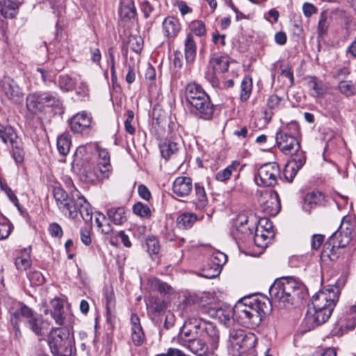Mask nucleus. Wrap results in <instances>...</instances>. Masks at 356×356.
Masks as SVG:
<instances>
[{"label":"nucleus","instance_id":"1","mask_svg":"<svg viewBox=\"0 0 356 356\" xmlns=\"http://www.w3.org/2000/svg\"><path fill=\"white\" fill-rule=\"evenodd\" d=\"M186 319L177 337L179 345L197 356H211L218 347L219 332L216 327L204 321L202 316H195L185 308Z\"/></svg>","mask_w":356,"mask_h":356},{"label":"nucleus","instance_id":"2","mask_svg":"<svg viewBox=\"0 0 356 356\" xmlns=\"http://www.w3.org/2000/svg\"><path fill=\"white\" fill-rule=\"evenodd\" d=\"M271 310L268 298H244L237 302L234 307L235 321L248 327L258 326L263 318Z\"/></svg>","mask_w":356,"mask_h":356},{"label":"nucleus","instance_id":"3","mask_svg":"<svg viewBox=\"0 0 356 356\" xmlns=\"http://www.w3.org/2000/svg\"><path fill=\"white\" fill-rule=\"evenodd\" d=\"M54 197L59 209L70 218H76L79 214L85 222L92 218L91 207L80 192L74 189L69 195L60 187H54Z\"/></svg>","mask_w":356,"mask_h":356},{"label":"nucleus","instance_id":"4","mask_svg":"<svg viewBox=\"0 0 356 356\" xmlns=\"http://www.w3.org/2000/svg\"><path fill=\"white\" fill-rule=\"evenodd\" d=\"M304 291L302 283L295 278L282 277L271 285L269 293L280 307L289 309L304 298Z\"/></svg>","mask_w":356,"mask_h":356},{"label":"nucleus","instance_id":"5","mask_svg":"<svg viewBox=\"0 0 356 356\" xmlns=\"http://www.w3.org/2000/svg\"><path fill=\"white\" fill-rule=\"evenodd\" d=\"M47 343L54 356H75L73 334L67 328H52L47 335Z\"/></svg>","mask_w":356,"mask_h":356},{"label":"nucleus","instance_id":"6","mask_svg":"<svg viewBox=\"0 0 356 356\" xmlns=\"http://www.w3.org/2000/svg\"><path fill=\"white\" fill-rule=\"evenodd\" d=\"M256 344L257 337L253 333H247L242 329L229 331L227 348L232 356H241L246 351L252 350Z\"/></svg>","mask_w":356,"mask_h":356},{"label":"nucleus","instance_id":"7","mask_svg":"<svg viewBox=\"0 0 356 356\" xmlns=\"http://www.w3.org/2000/svg\"><path fill=\"white\" fill-rule=\"evenodd\" d=\"M128 212L124 207H112L106 210V216L98 212L95 222L97 227L101 229V232L103 234L108 235L113 232V227L110 222H108L104 224V222L108 218L114 225H122L127 221Z\"/></svg>","mask_w":356,"mask_h":356},{"label":"nucleus","instance_id":"8","mask_svg":"<svg viewBox=\"0 0 356 356\" xmlns=\"http://www.w3.org/2000/svg\"><path fill=\"white\" fill-rule=\"evenodd\" d=\"M190 299L186 300V307L188 312H193L195 316H202V314H207L209 316L218 319L221 323L227 324L231 318L235 320V314H234V307H212L211 306H205L200 303H194L189 305Z\"/></svg>","mask_w":356,"mask_h":356},{"label":"nucleus","instance_id":"9","mask_svg":"<svg viewBox=\"0 0 356 356\" xmlns=\"http://www.w3.org/2000/svg\"><path fill=\"white\" fill-rule=\"evenodd\" d=\"M287 129L280 130L276 134L275 140L280 150L285 154H293L300 150V145L296 136L299 134L300 127L296 122L287 126Z\"/></svg>","mask_w":356,"mask_h":356},{"label":"nucleus","instance_id":"10","mask_svg":"<svg viewBox=\"0 0 356 356\" xmlns=\"http://www.w3.org/2000/svg\"><path fill=\"white\" fill-rule=\"evenodd\" d=\"M19 307L21 316L26 319V326L42 340L49 330V323L26 305L21 304Z\"/></svg>","mask_w":356,"mask_h":356},{"label":"nucleus","instance_id":"11","mask_svg":"<svg viewBox=\"0 0 356 356\" xmlns=\"http://www.w3.org/2000/svg\"><path fill=\"white\" fill-rule=\"evenodd\" d=\"M0 139L4 143H10L13 158L16 163H22L25 155L24 144L14 129L10 125L0 124Z\"/></svg>","mask_w":356,"mask_h":356},{"label":"nucleus","instance_id":"12","mask_svg":"<svg viewBox=\"0 0 356 356\" xmlns=\"http://www.w3.org/2000/svg\"><path fill=\"white\" fill-rule=\"evenodd\" d=\"M340 288L338 282L334 285L329 286L328 288L318 291L312 296V302L308 306L314 307L318 309L323 308L334 309L339 297Z\"/></svg>","mask_w":356,"mask_h":356},{"label":"nucleus","instance_id":"13","mask_svg":"<svg viewBox=\"0 0 356 356\" xmlns=\"http://www.w3.org/2000/svg\"><path fill=\"white\" fill-rule=\"evenodd\" d=\"M280 170L275 162L266 163L258 169L255 181L259 186H273L277 184Z\"/></svg>","mask_w":356,"mask_h":356},{"label":"nucleus","instance_id":"14","mask_svg":"<svg viewBox=\"0 0 356 356\" xmlns=\"http://www.w3.org/2000/svg\"><path fill=\"white\" fill-rule=\"evenodd\" d=\"M333 310L334 309L332 308L318 309L314 307L307 306V311L302 325L306 331L313 330L325 323L330 318Z\"/></svg>","mask_w":356,"mask_h":356},{"label":"nucleus","instance_id":"15","mask_svg":"<svg viewBox=\"0 0 356 356\" xmlns=\"http://www.w3.org/2000/svg\"><path fill=\"white\" fill-rule=\"evenodd\" d=\"M258 202L261 210L266 216H275L280 211V200L276 191H265L261 192Z\"/></svg>","mask_w":356,"mask_h":356},{"label":"nucleus","instance_id":"16","mask_svg":"<svg viewBox=\"0 0 356 356\" xmlns=\"http://www.w3.org/2000/svg\"><path fill=\"white\" fill-rule=\"evenodd\" d=\"M111 172L107 169H104L99 164L86 163L80 170L79 177L81 180L87 183H95L102 181L110 177Z\"/></svg>","mask_w":356,"mask_h":356},{"label":"nucleus","instance_id":"17","mask_svg":"<svg viewBox=\"0 0 356 356\" xmlns=\"http://www.w3.org/2000/svg\"><path fill=\"white\" fill-rule=\"evenodd\" d=\"M355 230L354 223L349 220H343L339 229L332 234L330 238L334 242L337 248H343L351 241Z\"/></svg>","mask_w":356,"mask_h":356},{"label":"nucleus","instance_id":"18","mask_svg":"<svg viewBox=\"0 0 356 356\" xmlns=\"http://www.w3.org/2000/svg\"><path fill=\"white\" fill-rule=\"evenodd\" d=\"M191 107V112L197 118L211 120L213 117L215 106L211 102L209 95H204L202 99L195 102Z\"/></svg>","mask_w":356,"mask_h":356},{"label":"nucleus","instance_id":"19","mask_svg":"<svg viewBox=\"0 0 356 356\" xmlns=\"http://www.w3.org/2000/svg\"><path fill=\"white\" fill-rule=\"evenodd\" d=\"M92 118L86 113L82 112L74 115L70 120L72 131L76 134L88 132L90 128Z\"/></svg>","mask_w":356,"mask_h":356},{"label":"nucleus","instance_id":"20","mask_svg":"<svg viewBox=\"0 0 356 356\" xmlns=\"http://www.w3.org/2000/svg\"><path fill=\"white\" fill-rule=\"evenodd\" d=\"M2 90L6 96L15 102L22 100L23 92L19 86L10 77H5L2 81Z\"/></svg>","mask_w":356,"mask_h":356},{"label":"nucleus","instance_id":"21","mask_svg":"<svg viewBox=\"0 0 356 356\" xmlns=\"http://www.w3.org/2000/svg\"><path fill=\"white\" fill-rule=\"evenodd\" d=\"M193 187L191 177H178L173 182L172 191L177 197H184L191 194Z\"/></svg>","mask_w":356,"mask_h":356},{"label":"nucleus","instance_id":"22","mask_svg":"<svg viewBox=\"0 0 356 356\" xmlns=\"http://www.w3.org/2000/svg\"><path fill=\"white\" fill-rule=\"evenodd\" d=\"M208 95L202 86L195 83H190L185 88V97L188 104L191 106L195 102Z\"/></svg>","mask_w":356,"mask_h":356},{"label":"nucleus","instance_id":"23","mask_svg":"<svg viewBox=\"0 0 356 356\" xmlns=\"http://www.w3.org/2000/svg\"><path fill=\"white\" fill-rule=\"evenodd\" d=\"M236 230L234 235L238 238L251 237L252 228L250 225V219L244 214L239 215L236 220Z\"/></svg>","mask_w":356,"mask_h":356},{"label":"nucleus","instance_id":"24","mask_svg":"<svg viewBox=\"0 0 356 356\" xmlns=\"http://www.w3.org/2000/svg\"><path fill=\"white\" fill-rule=\"evenodd\" d=\"M131 339L135 346H140L145 339V334L140 325L139 317L135 314L131 316Z\"/></svg>","mask_w":356,"mask_h":356},{"label":"nucleus","instance_id":"25","mask_svg":"<svg viewBox=\"0 0 356 356\" xmlns=\"http://www.w3.org/2000/svg\"><path fill=\"white\" fill-rule=\"evenodd\" d=\"M26 105L28 111L33 114L42 112L44 106L40 92H35L29 94L26 98Z\"/></svg>","mask_w":356,"mask_h":356},{"label":"nucleus","instance_id":"26","mask_svg":"<svg viewBox=\"0 0 356 356\" xmlns=\"http://www.w3.org/2000/svg\"><path fill=\"white\" fill-rule=\"evenodd\" d=\"M24 0H3L0 1V13L6 18H13Z\"/></svg>","mask_w":356,"mask_h":356},{"label":"nucleus","instance_id":"27","mask_svg":"<svg viewBox=\"0 0 356 356\" xmlns=\"http://www.w3.org/2000/svg\"><path fill=\"white\" fill-rule=\"evenodd\" d=\"M227 261V255L220 251L214 252L211 258H210V264L211 266H214V272L212 275H207L209 278H215L218 275H220L222 266Z\"/></svg>","mask_w":356,"mask_h":356},{"label":"nucleus","instance_id":"28","mask_svg":"<svg viewBox=\"0 0 356 356\" xmlns=\"http://www.w3.org/2000/svg\"><path fill=\"white\" fill-rule=\"evenodd\" d=\"M229 58L221 54H213L210 58V65L215 72L223 73L228 70Z\"/></svg>","mask_w":356,"mask_h":356},{"label":"nucleus","instance_id":"29","mask_svg":"<svg viewBox=\"0 0 356 356\" xmlns=\"http://www.w3.org/2000/svg\"><path fill=\"white\" fill-rule=\"evenodd\" d=\"M307 85L312 90L311 95L315 97H322L327 92V88L321 80L316 76H308Z\"/></svg>","mask_w":356,"mask_h":356},{"label":"nucleus","instance_id":"30","mask_svg":"<svg viewBox=\"0 0 356 356\" xmlns=\"http://www.w3.org/2000/svg\"><path fill=\"white\" fill-rule=\"evenodd\" d=\"M274 236L273 231H266L261 227H256L254 236L255 245L260 248H266Z\"/></svg>","mask_w":356,"mask_h":356},{"label":"nucleus","instance_id":"31","mask_svg":"<svg viewBox=\"0 0 356 356\" xmlns=\"http://www.w3.org/2000/svg\"><path fill=\"white\" fill-rule=\"evenodd\" d=\"M180 29L177 19L173 17H167L163 22V30L165 35L168 38H174Z\"/></svg>","mask_w":356,"mask_h":356},{"label":"nucleus","instance_id":"32","mask_svg":"<svg viewBox=\"0 0 356 356\" xmlns=\"http://www.w3.org/2000/svg\"><path fill=\"white\" fill-rule=\"evenodd\" d=\"M166 309L164 300L154 296L149 298L147 302V309L149 315L159 316Z\"/></svg>","mask_w":356,"mask_h":356},{"label":"nucleus","instance_id":"33","mask_svg":"<svg viewBox=\"0 0 356 356\" xmlns=\"http://www.w3.org/2000/svg\"><path fill=\"white\" fill-rule=\"evenodd\" d=\"M147 285L149 291H159L164 295L170 294L172 291V288L168 283L154 277L147 280Z\"/></svg>","mask_w":356,"mask_h":356},{"label":"nucleus","instance_id":"34","mask_svg":"<svg viewBox=\"0 0 356 356\" xmlns=\"http://www.w3.org/2000/svg\"><path fill=\"white\" fill-rule=\"evenodd\" d=\"M195 198L193 200L196 209L200 210L204 209L208 204V199L205 192V189L200 184L194 185Z\"/></svg>","mask_w":356,"mask_h":356},{"label":"nucleus","instance_id":"35","mask_svg":"<svg viewBox=\"0 0 356 356\" xmlns=\"http://www.w3.org/2000/svg\"><path fill=\"white\" fill-rule=\"evenodd\" d=\"M40 92L44 107L60 108L62 106V101L56 92L51 91Z\"/></svg>","mask_w":356,"mask_h":356},{"label":"nucleus","instance_id":"36","mask_svg":"<svg viewBox=\"0 0 356 356\" xmlns=\"http://www.w3.org/2000/svg\"><path fill=\"white\" fill-rule=\"evenodd\" d=\"M185 59L187 63H192L196 56V43L193 40V36L188 34L185 40Z\"/></svg>","mask_w":356,"mask_h":356},{"label":"nucleus","instance_id":"37","mask_svg":"<svg viewBox=\"0 0 356 356\" xmlns=\"http://www.w3.org/2000/svg\"><path fill=\"white\" fill-rule=\"evenodd\" d=\"M52 309H51V316L55 320L58 325L64 323L63 318V305L59 299H54L51 301Z\"/></svg>","mask_w":356,"mask_h":356},{"label":"nucleus","instance_id":"38","mask_svg":"<svg viewBox=\"0 0 356 356\" xmlns=\"http://www.w3.org/2000/svg\"><path fill=\"white\" fill-rule=\"evenodd\" d=\"M339 248H337V246L335 245L334 241H332L330 238L324 244L323 250L321 254V257L322 259H325L328 258L331 261H334L338 258V254L337 250Z\"/></svg>","mask_w":356,"mask_h":356},{"label":"nucleus","instance_id":"39","mask_svg":"<svg viewBox=\"0 0 356 356\" xmlns=\"http://www.w3.org/2000/svg\"><path fill=\"white\" fill-rule=\"evenodd\" d=\"M71 136L68 133H63L57 138V149L63 156H66L70 149Z\"/></svg>","mask_w":356,"mask_h":356},{"label":"nucleus","instance_id":"40","mask_svg":"<svg viewBox=\"0 0 356 356\" xmlns=\"http://www.w3.org/2000/svg\"><path fill=\"white\" fill-rule=\"evenodd\" d=\"M30 252V248L24 249L22 255L15 259V264L17 270H26L31 266Z\"/></svg>","mask_w":356,"mask_h":356},{"label":"nucleus","instance_id":"41","mask_svg":"<svg viewBox=\"0 0 356 356\" xmlns=\"http://www.w3.org/2000/svg\"><path fill=\"white\" fill-rule=\"evenodd\" d=\"M197 217L193 213H184L177 218V223L180 228L185 229L191 228L196 221Z\"/></svg>","mask_w":356,"mask_h":356},{"label":"nucleus","instance_id":"42","mask_svg":"<svg viewBox=\"0 0 356 356\" xmlns=\"http://www.w3.org/2000/svg\"><path fill=\"white\" fill-rule=\"evenodd\" d=\"M240 163L238 161H234L229 165H228L225 169L218 172L216 175V179L219 181H225L228 180L232 172L234 171H236L237 168L239 167Z\"/></svg>","mask_w":356,"mask_h":356},{"label":"nucleus","instance_id":"43","mask_svg":"<svg viewBox=\"0 0 356 356\" xmlns=\"http://www.w3.org/2000/svg\"><path fill=\"white\" fill-rule=\"evenodd\" d=\"M252 80L249 76H245L241 84L240 99L241 102H246L252 92Z\"/></svg>","mask_w":356,"mask_h":356},{"label":"nucleus","instance_id":"44","mask_svg":"<svg viewBox=\"0 0 356 356\" xmlns=\"http://www.w3.org/2000/svg\"><path fill=\"white\" fill-rule=\"evenodd\" d=\"M179 150L177 143L168 141L160 145V151L162 156L165 159H168L173 154H177Z\"/></svg>","mask_w":356,"mask_h":356},{"label":"nucleus","instance_id":"45","mask_svg":"<svg viewBox=\"0 0 356 356\" xmlns=\"http://www.w3.org/2000/svg\"><path fill=\"white\" fill-rule=\"evenodd\" d=\"M338 89L346 97L356 94V87L352 81H341L339 83Z\"/></svg>","mask_w":356,"mask_h":356},{"label":"nucleus","instance_id":"46","mask_svg":"<svg viewBox=\"0 0 356 356\" xmlns=\"http://www.w3.org/2000/svg\"><path fill=\"white\" fill-rule=\"evenodd\" d=\"M76 83H77V81L67 74L60 75L58 78L59 88L65 92L74 89Z\"/></svg>","mask_w":356,"mask_h":356},{"label":"nucleus","instance_id":"47","mask_svg":"<svg viewBox=\"0 0 356 356\" xmlns=\"http://www.w3.org/2000/svg\"><path fill=\"white\" fill-rule=\"evenodd\" d=\"M133 212L140 218L149 219L152 216V211L148 205L138 202L133 206Z\"/></svg>","mask_w":356,"mask_h":356},{"label":"nucleus","instance_id":"48","mask_svg":"<svg viewBox=\"0 0 356 356\" xmlns=\"http://www.w3.org/2000/svg\"><path fill=\"white\" fill-rule=\"evenodd\" d=\"M120 17L124 19H131L135 18L136 10L134 3H129L122 5L119 11Z\"/></svg>","mask_w":356,"mask_h":356},{"label":"nucleus","instance_id":"49","mask_svg":"<svg viewBox=\"0 0 356 356\" xmlns=\"http://www.w3.org/2000/svg\"><path fill=\"white\" fill-rule=\"evenodd\" d=\"M97 150L99 154V165L104 169H107L111 172V165L110 163V155L106 149L97 147Z\"/></svg>","mask_w":356,"mask_h":356},{"label":"nucleus","instance_id":"50","mask_svg":"<svg viewBox=\"0 0 356 356\" xmlns=\"http://www.w3.org/2000/svg\"><path fill=\"white\" fill-rule=\"evenodd\" d=\"M21 314L19 312V307H18L13 312L10 314V322L13 325L15 338L19 339L22 337V332L19 327V321L20 318Z\"/></svg>","mask_w":356,"mask_h":356},{"label":"nucleus","instance_id":"51","mask_svg":"<svg viewBox=\"0 0 356 356\" xmlns=\"http://www.w3.org/2000/svg\"><path fill=\"white\" fill-rule=\"evenodd\" d=\"M299 170L300 168L296 165V163H294V162H288L284 170V174L286 179L288 181L291 182Z\"/></svg>","mask_w":356,"mask_h":356},{"label":"nucleus","instance_id":"52","mask_svg":"<svg viewBox=\"0 0 356 356\" xmlns=\"http://www.w3.org/2000/svg\"><path fill=\"white\" fill-rule=\"evenodd\" d=\"M356 326V318L349 312L341 322V330L343 332L353 330Z\"/></svg>","mask_w":356,"mask_h":356},{"label":"nucleus","instance_id":"53","mask_svg":"<svg viewBox=\"0 0 356 356\" xmlns=\"http://www.w3.org/2000/svg\"><path fill=\"white\" fill-rule=\"evenodd\" d=\"M146 245L149 254H156L159 251L160 247L159 241L154 236H149L147 237Z\"/></svg>","mask_w":356,"mask_h":356},{"label":"nucleus","instance_id":"54","mask_svg":"<svg viewBox=\"0 0 356 356\" xmlns=\"http://www.w3.org/2000/svg\"><path fill=\"white\" fill-rule=\"evenodd\" d=\"M330 25V19L327 15V13L323 12L321 13L320 19L318 25V33L321 35L325 34Z\"/></svg>","mask_w":356,"mask_h":356},{"label":"nucleus","instance_id":"55","mask_svg":"<svg viewBox=\"0 0 356 356\" xmlns=\"http://www.w3.org/2000/svg\"><path fill=\"white\" fill-rule=\"evenodd\" d=\"M34 76L36 77V79L40 78L42 79V81L44 83H45L47 81H53L54 74L49 70H46L43 68L38 67L35 70Z\"/></svg>","mask_w":356,"mask_h":356},{"label":"nucleus","instance_id":"56","mask_svg":"<svg viewBox=\"0 0 356 356\" xmlns=\"http://www.w3.org/2000/svg\"><path fill=\"white\" fill-rule=\"evenodd\" d=\"M191 31L197 36H202L206 33V28L204 22L200 20H195L190 25Z\"/></svg>","mask_w":356,"mask_h":356},{"label":"nucleus","instance_id":"57","mask_svg":"<svg viewBox=\"0 0 356 356\" xmlns=\"http://www.w3.org/2000/svg\"><path fill=\"white\" fill-rule=\"evenodd\" d=\"M129 44L134 51L138 53L143 49V40L140 37L131 36L129 38Z\"/></svg>","mask_w":356,"mask_h":356},{"label":"nucleus","instance_id":"58","mask_svg":"<svg viewBox=\"0 0 356 356\" xmlns=\"http://www.w3.org/2000/svg\"><path fill=\"white\" fill-rule=\"evenodd\" d=\"M29 278L33 284L37 286L42 285L45 281L44 275L38 270L31 271L29 274Z\"/></svg>","mask_w":356,"mask_h":356},{"label":"nucleus","instance_id":"59","mask_svg":"<svg viewBox=\"0 0 356 356\" xmlns=\"http://www.w3.org/2000/svg\"><path fill=\"white\" fill-rule=\"evenodd\" d=\"M108 56L110 64H111V80H112V82L114 83L117 81V76L115 74V69L114 48L113 47H111L108 48Z\"/></svg>","mask_w":356,"mask_h":356},{"label":"nucleus","instance_id":"60","mask_svg":"<svg viewBox=\"0 0 356 356\" xmlns=\"http://www.w3.org/2000/svg\"><path fill=\"white\" fill-rule=\"evenodd\" d=\"M13 226L9 222H0V240L6 239L10 234Z\"/></svg>","mask_w":356,"mask_h":356},{"label":"nucleus","instance_id":"61","mask_svg":"<svg viewBox=\"0 0 356 356\" xmlns=\"http://www.w3.org/2000/svg\"><path fill=\"white\" fill-rule=\"evenodd\" d=\"M118 236L120 238L122 243L126 248H130L131 246V243L129 241V238L124 231L118 232L115 236L111 238V243L112 245L115 244L114 240H116Z\"/></svg>","mask_w":356,"mask_h":356},{"label":"nucleus","instance_id":"62","mask_svg":"<svg viewBox=\"0 0 356 356\" xmlns=\"http://www.w3.org/2000/svg\"><path fill=\"white\" fill-rule=\"evenodd\" d=\"M48 230L53 237L60 238L63 236V229L56 222H52L49 225Z\"/></svg>","mask_w":356,"mask_h":356},{"label":"nucleus","instance_id":"63","mask_svg":"<svg viewBox=\"0 0 356 356\" xmlns=\"http://www.w3.org/2000/svg\"><path fill=\"white\" fill-rule=\"evenodd\" d=\"M81 241L86 245L91 243L90 231L88 227H82L80 230Z\"/></svg>","mask_w":356,"mask_h":356},{"label":"nucleus","instance_id":"64","mask_svg":"<svg viewBox=\"0 0 356 356\" xmlns=\"http://www.w3.org/2000/svg\"><path fill=\"white\" fill-rule=\"evenodd\" d=\"M309 204H317L323 200V194L320 191H313L307 197Z\"/></svg>","mask_w":356,"mask_h":356}]
</instances>
